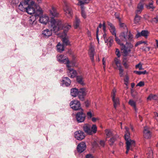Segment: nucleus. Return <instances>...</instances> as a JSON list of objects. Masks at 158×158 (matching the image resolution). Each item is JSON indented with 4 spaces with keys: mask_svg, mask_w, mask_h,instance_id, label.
I'll list each match as a JSON object with an SVG mask.
<instances>
[{
    "mask_svg": "<svg viewBox=\"0 0 158 158\" xmlns=\"http://www.w3.org/2000/svg\"><path fill=\"white\" fill-rule=\"evenodd\" d=\"M51 27H53V31L56 32L58 31L63 29L64 31H67L71 27V25L65 24L63 26L61 21L56 19H52L50 21Z\"/></svg>",
    "mask_w": 158,
    "mask_h": 158,
    "instance_id": "obj_1",
    "label": "nucleus"
},
{
    "mask_svg": "<svg viewBox=\"0 0 158 158\" xmlns=\"http://www.w3.org/2000/svg\"><path fill=\"white\" fill-rule=\"evenodd\" d=\"M83 128L85 132L89 135L95 134L97 131V127L95 125H93L91 126L90 124L86 123L84 125Z\"/></svg>",
    "mask_w": 158,
    "mask_h": 158,
    "instance_id": "obj_2",
    "label": "nucleus"
},
{
    "mask_svg": "<svg viewBox=\"0 0 158 158\" xmlns=\"http://www.w3.org/2000/svg\"><path fill=\"white\" fill-rule=\"evenodd\" d=\"M133 47V45L131 43L127 42L125 44H123L121 47V50L123 51V55L124 57L127 56Z\"/></svg>",
    "mask_w": 158,
    "mask_h": 158,
    "instance_id": "obj_3",
    "label": "nucleus"
},
{
    "mask_svg": "<svg viewBox=\"0 0 158 158\" xmlns=\"http://www.w3.org/2000/svg\"><path fill=\"white\" fill-rule=\"evenodd\" d=\"M128 31H125L121 32L119 35V37L122 41L127 42L133 40V36L129 32L127 34Z\"/></svg>",
    "mask_w": 158,
    "mask_h": 158,
    "instance_id": "obj_4",
    "label": "nucleus"
},
{
    "mask_svg": "<svg viewBox=\"0 0 158 158\" xmlns=\"http://www.w3.org/2000/svg\"><path fill=\"white\" fill-rule=\"evenodd\" d=\"M107 24L110 27L109 29L110 32L113 35H114L115 37V41L118 44L122 46L124 44L122 43L120 40L117 37L115 27L112 23L109 22H107Z\"/></svg>",
    "mask_w": 158,
    "mask_h": 158,
    "instance_id": "obj_5",
    "label": "nucleus"
},
{
    "mask_svg": "<svg viewBox=\"0 0 158 158\" xmlns=\"http://www.w3.org/2000/svg\"><path fill=\"white\" fill-rule=\"evenodd\" d=\"M57 60L60 63L65 64L68 68L70 67V64H71L72 62H69L68 58L64 55H61L57 57Z\"/></svg>",
    "mask_w": 158,
    "mask_h": 158,
    "instance_id": "obj_6",
    "label": "nucleus"
},
{
    "mask_svg": "<svg viewBox=\"0 0 158 158\" xmlns=\"http://www.w3.org/2000/svg\"><path fill=\"white\" fill-rule=\"evenodd\" d=\"M116 92V90L115 89H113L111 95L114 103V107L115 109H116L117 107L120 104L119 98L118 97H115Z\"/></svg>",
    "mask_w": 158,
    "mask_h": 158,
    "instance_id": "obj_7",
    "label": "nucleus"
},
{
    "mask_svg": "<svg viewBox=\"0 0 158 158\" xmlns=\"http://www.w3.org/2000/svg\"><path fill=\"white\" fill-rule=\"evenodd\" d=\"M71 107L73 110H79L80 109L82 110L79 101L77 100L72 101L70 104Z\"/></svg>",
    "mask_w": 158,
    "mask_h": 158,
    "instance_id": "obj_8",
    "label": "nucleus"
},
{
    "mask_svg": "<svg viewBox=\"0 0 158 158\" xmlns=\"http://www.w3.org/2000/svg\"><path fill=\"white\" fill-rule=\"evenodd\" d=\"M30 0H21L18 6L19 9L22 11H25L28 6Z\"/></svg>",
    "mask_w": 158,
    "mask_h": 158,
    "instance_id": "obj_9",
    "label": "nucleus"
},
{
    "mask_svg": "<svg viewBox=\"0 0 158 158\" xmlns=\"http://www.w3.org/2000/svg\"><path fill=\"white\" fill-rule=\"evenodd\" d=\"M64 10L65 14L68 18H72L73 14L72 9L66 3H64Z\"/></svg>",
    "mask_w": 158,
    "mask_h": 158,
    "instance_id": "obj_10",
    "label": "nucleus"
},
{
    "mask_svg": "<svg viewBox=\"0 0 158 158\" xmlns=\"http://www.w3.org/2000/svg\"><path fill=\"white\" fill-rule=\"evenodd\" d=\"M87 90L85 88H81L78 90V97L81 101H84V97L86 95Z\"/></svg>",
    "mask_w": 158,
    "mask_h": 158,
    "instance_id": "obj_11",
    "label": "nucleus"
},
{
    "mask_svg": "<svg viewBox=\"0 0 158 158\" xmlns=\"http://www.w3.org/2000/svg\"><path fill=\"white\" fill-rule=\"evenodd\" d=\"M83 110L81 112L77 113L76 114V118L77 121L78 123H81L85 120V115L82 112Z\"/></svg>",
    "mask_w": 158,
    "mask_h": 158,
    "instance_id": "obj_12",
    "label": "nucleus"
},
{
    "mask_svg": "<svg viewBox=\"0 0 158 158\" xmlns=\"http://www.w3.org/2000/svg\"><path fill=\"white\" fill-rule=\"evenodd\" d=\"M95 49L94 47L91 45L90 46L89 52V54L90 59L92 63V64L94 65L95 64L94 63V55Z\"/></svg>",
    "mask_w": 158,
    "mask_h": 158,
    "instance_id": "obj_13",
    "label": "nucleus"
},
{
    "mask_svg": "<svg viewBox=\"0 0 158 158\" xmlns=\"http://www.w3.org/2000/svg\"><path fill=\"white\" fill-rule=\"evenodd\" d=\"M52 28L53 27H51ZM53 30V28L51 30H49L48 29L46 28L44 30L42 31L41 34V35L44 38H48L49 37L51 36L52 35V31Z\"/></svg>",
    "mask_w": 158,
    "mask_h": 158,
    "instance_id": "obj_14",
    "label": "nucleus"
},
{
    "mask_svg": "<svg viewBox=\"0 0 158 158\" xmlns=\"http://www.w3.org/2000/svg\"><path fill=\"white\" fill-rule=\"evenodd\" d=\"M49 11L50 15L52 17L51 20L52 19H54V18L58 17L59 16V13L57 11L56 8L53 6H52L51 9L49 10Z\"/></svg>",
    "mask_w": 158,
    "mask_h": 158,
    "instance_id": "obj_15",
    "label": "nucleus"
},
{
    "mask_svg": "<svg viewBox=\"0 0 158 158\" xmlns=\"http://www.w3.org/2000/svg\"><path fill=\"white\" fill-rule=\"evenodd\" d=\"M74 136L75 138L78 140H81L85 137L84 133L80 130L75 132L74 133Z\"/></svg>",
    "mask_w": 158,
    "mask_h": 158,
    "instance_id": "obj_16",
    "label": "nucleus"
},
{
    "mask_svg": "<svg viewBox=\"0 0 158 158\" xmlns=\"http://www.w3.org/2000/svg\"><path fill=\"white\" fill-rule=\"evenodd\" d=\"M143 136L144 138L146 139H149L151 137V133L149 129L147 127H144L143 131Z\"/></svg>",
    "mask_w": 158,
    "mask_h": 158,
    "instance_id": "obj_17",
    "label": "nucleus"
},
{
    "mask_svg": "<svg viewBox=\"0 0 158 158\" xmlns=\"http://www.w3.org/2000/svg\"><path fill=\"white\" fill-rule=\"evenodd\" d=\"M70 67L68 68V69L67 71V74L69 77L71 78H74L77 75V72L73 69L70 68L71 66L70 65Z\"/></svg>",
    "mask_w": 158,
    "mask_h": 158,
    "instance_id": "obj_18",
    "label": "nucleus"
},
{
    "mask_svg": "<svg viewBox=\"0 0 158 158\" xmlns=\"http://www.w3.org/2000/svg\"><path fill=\"white\" fill-rule=\"evenodd\" d=\"M86 148L85 143L82 142L78 144L77 147V151L80 153H82L85 150Z\"/></svg>",
    "mask_w": 158,
    "mask_h": 158,
    "instance_id": "obj_19",
    "label": "nucleus"
},
{
    "mask_svg": "<svg viewBox=\"0 0 158 158\" xmlns=\"http://www.w3.org/2000/svg\"><path fill=\"white\" fill-rule=\"evenodd\" d=\"M126 147H128L130 149V150L132 151L133 148L135 146V142L134 140L130 139L129 141H127L126 142Z\"/></svg>",
    "mask_w": 158,
    "mask_h": 158,
    "instance_id": "obj_20",
    "label": "nucleus"
},
{
    "mask_svg": "<svg viewBox=\"0 0 158 158\" xmlns=\"http://www.w3.org/2000/svg\"><path fill=\"white\" fill-rule=\"evenodd\" d=\"M39 21L41 23L46 24L49 21V18L47 16L40 17Z\"/></svg>",
    "mask_w": 158,
    "mask_h": 158,
    "instance_id": "obj_21",
    "label": "nucleus"
},
{
    "mask_svg": "<svg viewBox=\"0 0 158 158\" xmlns=\"http://www.w3.org/2000/svg\"><path fill=\"white\" fill-rule=\"evenodd\" d=\"M25 11H26L29 14L32 15L34 14L35 12V10L34 8L29 5Z\"/></svg>",
    "mask_w": 158,
    "mask_h": 158,
    "instance_id": "obj_22",
    "label": "nucleus"
},
{
    "mask_svg": "<svg viewBox=\"0 0 158 158\" xmlns=\"http://www.w3.org/2000/svg\"><path fill=\"white\" fill-rule=\"evenodd\" d=\"M148 31L143 30L140 33H138L136 35V37L138 38L142 36L147 38L148 37Z\"/></svg>",
    "mask_w": 158,
    "mask_h": 158,
    "instance_id": "obj_23",
    "label": "nucleus"
},
{
    "mask_svg": "<svg viewBox=\"0 0 158 158\" xmlns=\"http://www.w3.org/2000/svg\"><path fill=\"white\" fill-rule=\"evenodd\" d=\"M62 82L63 84L66 86H69L71 83V81L68 77H65L63 78Z\"/></svg>",
    "mask_w": 158,
    "mask_h": 158,
    "instance_id": "obj_24",
    "label": "nucleus"
},
{
    "mask_svg": "<svg viewBox=\"0 0 158 158\" xmlns=\"http://www.w3.org/2000/svg\"><path fill=\"white\" fill-rule=\"evenodd\" d=\"M37 16L36 15H35L34 16L32 15L31 16L29 20V23L33 25H35L36 23L35 20Z\"/></svg>",
    "mask_w": 158,
    "mask_h": 158,
    "instance_id": "obj_25",
    "label": "nucleus"
},
{
    "mask_svg": "<svg viewBox=\"0 0 158 158\" xmlns=\"http://www.w3.org/2000/svg\"><path fill=\"white\" fill-rule=\"evenodd\" d=\"M114 40L112 37L110 36L106 40H105V43H107V45L108 46L110 47L112 44Z\"/></svg>",
    "mask_w": 158,
    "mask_h": 158,
    "instance_id": "obj_26",
    "label": "nucleus"
},
{
    "mask_svg": "<svg viewBox=\"0 0 158 158\" xmlns=\"http://www.w3.org/2000/svg\"><path fill=\"white\" fill-rule=\"evenodd\" d=\"M129 105L132 107L135 111L137 110L136 102L132 99H130L128 102Z\"/></svg>",
    "mask_w": 158,
    "mask_h": 158,
    "instance_id": "obj_27",
    "label": "nucleus"
},
{
    "mask_svg": "<svg viewBox=\"0 0 158 158\" xmlns=\"http://www.w3.org/2000/svg\"><path fill=\"white\" fill-rule=\"evenodd\" d=\"M57 50L59 52H61L64 50V46L61 44L60 43H58L56 46Z\"/></svg>",
    "mask_w": 158,
    "mask_h": 158,
    "instance_id": "obj_28",
    "label": "nucleus"
},
{
    "mask_svg": "<svg viewBox=\"0 0 158 158\" xmlns=\"http://www.w3.org/2000/svg\"><path fill=\"white\" fill-rule=\"evenodd\" d=\"M71 94L73 97H76L78 95V90L76 88H73L71 89Z\"/></svg>",
    "mask_w": 158,
    "mask_h": 158,
    "instance_id": "obj_29",
    "label": "nucleus"
},
{
    "mask_svg": "<svg viewBox=\"0 0 158 158\" xmlns=\"http://www.w3.org/2000/svg\"><path fill=\"white\" fill-rule=\"evenodd\" d=\"M143 4L141 2H140L138 5L137 6V9L136 11V13L137 14L140 13L143 9Z\"/></svg>",
    "mask_w": 158,
    "mask_h": 158,
    "instance_id": "obj_30",
    "label": "nucleus"
},
{
    "mask_svg": "<svg viewBox=\"0 0 158 158\" xmlns=\"http://www.w3.org/2000/svg\"><path fill=\"white\" fill-rule=\"evenodd\" d=\"M80 22V19L76 17L73 24V26L75 28L77 29L79 27Z\"/></svg>",
    "mask_w": 158,
    "mask_h": 158,
    "instance_id": "obj_31",
    "label": "nucleus"
},
{
    "mask_svg": "<svg viewBox=\"0 0 158 158\" xmlns=\"http://www.w3.org/2000/svg\"><path fill=\"white\" fill-rule=\"evenodd\" d=\"M77 82L80 84L83 85H84V78L81 76H79L77 77Z\"/></svg>",
    "mask_w": 158,
    "mask_h": 158,
    "instance_id": "obj_32",
    "label": "nucleus"
},
{
    "mask_svg": "<svg viewBox=\"0 0 158 158\" xmlns=\"http://www.w3.org/2000/svg\"><path fill=\"white\" fill-rule=\"evenodd\" d=\"M153 1H152L149 4L146 5V7L149 9H151V10L152 11L155 8V6L153 5Z\"/></svg>",
    "mask_w": 158,
    "mask_h": 158,
    "instance_id": "obj_33",
    "label": "nucleus"
},
{
    "mask_svg": "<svg viewBox=\"0 0 158 158\" xmlns=\"http://www.w3.org/2000/svg\"><path fill=\"white\" fill-rule=\"evenodd\" d=\"M62 41L64 46H67L70 45V42L68 38L64 37L63 38Z\"/></svg>",
    "mask_w": 158,
    "mask_h": 158,
    "instance_id": "obj_34",
    "label": "nucleus"
},
{
    "mask_svg": "<svg viewBox=\"0 0 158 158\" xmlns=\"http://www.w3.org/2000/svg\"><path fill=\"white\" fill-rule=\"evenodd\" d=\"M105 131L107 138H109L113 135L112 133L110 130L106 129L105 130Z\"/></svg>",
    "mask_w": 158,
    "mask_h": 158,
    "instance_id": "obj_35",
    "label": "nucleus"
},
{
    "mask_svg": "<svg viewBox=\"0 0 158 158\" xmlns=\"http://www.w3.org/2000/svg\"><path fill=\"white\" fill-rule=\"evenodd\" d=\"M114 61L115 64L118 68L122 67L119 59L117 58H115L114 59Z\"/></svg>",
    "mask_w": 158,
    "mask_h": 158,
    "instance_id": "obj_36",
    "label": "nucleus"
},
{
    "mask_svg": "<svg viewBox=\"0 0 158 158\" xmlns=\"http://www.w3.org/2000/svg\"><path fill=\"white\" fill-rule=\"evenodd\" d=\"M157 99V97L155 95L151 94L148 97V100H156Z\"/></svg>",
    "mask_w": 158,
    "mask_h": 158,
    "instance_id": "obj_37",
    "label": "nucleus"
},
{
    "mask_svg": "<svg viewBox=\"0 0 158 158\" xmlns=\"http://www.w3.org/2000/svg\"><path fill=\"white\" fill-rule=\"evenodd\" d=\"M141 17L136 15L134 19V22L135 23H139L140 21Z\"/></svg>",
    "mask_w": 158,
    "mask_h": 158,
    "instance_id": "obj_38",
    "label": "nucleus"
},
{
    "mask_svg": "<svg viewBox=\"0 0 158 158\" xmlns=\"http://www.w3.org/2000/svg\"><path fill=\"white\" fill-rule=\"evenodd\" d=\"M81 15L83 18L85 19L86 18V15L84 9L82 7Z\"/></svg>",
    "mask_w": 158,
    "mask_h": 158,
    "instance_id": "obj_39",
    "label": "nucleus"
},
{
    "mask_svg": "<svg viewBox=\"0 0 158 158\" xmlns=\"http://www.w3.org/2000/svg\"><path fill=\"white\" fill-rule=\"evenodd\" d=\"M130 134L129 132L126 133H125L124 135V138L126 142L127 141H129L130 140V139H129L130 138Z\"/></svg>",
    "mask_w": 158,
    "mask_h": 158,
    "instance_id": "obj_40",
    "label": "nucleus"
},
{
    "mask_svg": "<svg viewBox=\"0 0 158 158\" xmlns=\"http://www.w3.org/2000/svg\"><path fill=\"white\" fill-rule=\"evenodd\" d=\"M134 73L137 74H138V75H140L142 74H145L146 73V70H145L143 71H134Z\"/></svg>",
    "mask_w": 158,
    "mask_h": 158,
    "instance_id": "obj_41",
    "label": "nucleus"
},
{
    "mask_svg": "<svg viewBox=\"0 0 158 158\" xmlns=\"http://www.w3.org/2000/svg\"><path fill=\"white\" fill-rule=\"evenodd\" d=\"M102 27V24L101 23H100L97 29L96 38L98 41L99 40V38H98V32L99 31L98 28L99 27V28H101Z\"/></svg>",
    "mask_w": 158,
    "mask_h": 158,
    "instance_id": "obj_42",
    "label": "nucleus"
},
{
    "mask_svg": "<svg viewBox=\"0 0 158 158\" xmlns=\"http://www.w3.org/2000/svg\"><path fill=\"white\" fill-rule=\"evenodd\" d=\"M120 26L121 27L123 28L124 29L125 31H127V27L126 25L124 23H120Z\"/></svg>",
    "mask_w": 158,
    "mask_h": 158,
    "instance_id": "obj_43",
    "label": "nucleus"
},
{
    "mask_svg": "<svg viewBox=\"0 0 158 158\" xmlns=\"http://www.w3.org/2000/svg\"><path fill=\"white\" fill-rule=\"evenodd\" d=\"M148 158H153V152L152 151H150L147 153Z\"/></svg>",
    "mask_w": 158,
    "mask_h": 158,
    "instance_id": "obj_44",
    "label": "nucleus"
},
{
    "mask_svg": "<svg viewBox=\"0 0 158 158\" xmlns=\"http://www.w3.org/2000/svg\"><path fill=\"white\" fill-rule=\"evenodd\" d=\"M126 58H124L123 60V64L125 68H127L128 66L127 64L126 63Z\"/></svg>",
    "mask_w": 158,
    "mask_h": 158,
    "instance_id": "obj_45",
    "label": "nucleus"
},
{
    "mask_svg": "<svg viewBox=\"0 0 158 158\" xmlns=\"http://www.w3.org/2000/svg\"><path fill=\"white\" fill-rule=\"evenodd\" d=\"M118 69L119 71V75L121 77H122L123 75V70L122 67L118 68Z\"/></svg>",
    "mask_w": 158,
    "mask_h": 158,
    "instance_id": "obj_46",
    "label": "nucleus"
},
{
    "mask_svg": "<svg viewBox=\"0 0 158 158\" xmlns=\"http://www.w3.org/2000/svg\"><path fill=\"white\" fill-rule=\"evenodd\" d=\"M115 141V139L111 138L109 140V144L110 145H112L114 142Z\"/></svg>",
    "mask_w": 158,
    "mask_h": 158,
    "instance_id": "obj_47",
    "label": "nucleus"
},
{
    "mask_svg": "<svg viewBox=\"0 0 158 158\" xmlns=\"http://www.w3.org/2000/svg\"><path fill=\"white\" fill-rule=\"evenodd\" d=\"M153 22L157 23L158 22V14L156 15L155 17L154 18L152 19Z\"/></svg>",
    "mask_w": 158,
    "mask_h": 158,
    "instance_id": "obj_48",
    "label": "nucleus"
},
{
    "mask_svg": "<svg viewBox=\"0 0 158 158\" xmlns=\"http://www.w3.org/2000/svg\"><path fill=\"white\" fill-rule=\"evenodd\" d=\"M115 53L116 56L118 57H119L120 56L121 54L119 50L118 49L116 48V49Z\"/></svg>",
    "mask_w": 158,
    "mask_h": 158,
    "instance_id": "obj_49",
    "label": "nucleus"
},
{
    "mask_svg": "<svg viewBox=\"0 0 158 158\" xmlns=\"http://www.w3.org/2000/svg\"><path fill=\"white\" fill-rule=\"evenodd\" d=\"M142 50L143 51H144L145 52H148L149 51L150 49V48L149 47H143L142 48Z\"/></svg>",
    "mask_w": 158,
    "mask_h": 158,
    "instance_id": "obj_50",
    "label": "nucleus"
},
{
    "mask_svg": "<svg viewBox=\"0 0 158 158\" xmlns=\"http://www.w3.org/2000/svg\"><path fill=\"white\" fill-rule=\"evenodd\" d=\"M129 79V77L128 76H126V77L125 79L124 80V81L125 82V84L127 85V84L128 83Z\"/></svg>",
    "mask_w": 158,
    "mask_h": 158,
    "instance_id": "obj_51",
    "label": "nucleus"
},
{
    "mask_svg": "<svg viewBox=\"0 0 158 158\" xmlns=\"http://www.w3.org/2000/svg\"><path fill=\"white\" fill-rule=\"evenodd\" d=\"M144 82L142 81H140L136 85V86H139V87H142L144 86Z\"/></svg>",
    "mask_w": 158,
    "mask_h": 158,
    "instance_id": "obj_52",
    "label": "nucleus"
},
{
    "mask_svg": "<svg viewBox=\"0 0 158 158\" xmlns=\"http://www.w3.org/2000/svg\"><path fill=\"white\" fill-rule=\"evenodd\" d=\"M102 64L103 65V68L104 70H105L106 66V61L105 60V58L103 57L102 59Z\"/></svg>",
    "mask_w": 158,
    "mask_h": 158,
    "instance_id": "obj_53",
    "label": "nucleus"
},
{
    "mask_svg": "<svg viewBox=\"0 0 158 158\" xmlns=\"http://www.w3.org/2000/svg\"><path fill=\"white\" fill-rule=\"evenodd\" d=\"M136 68H139V70H142L143 69L142 65L140 64H139L136 65Z\"/></svg>",
    "mask_w": 158,
    "mask_h": 158,
    "instance_id": "obj_54",
    "label": "nucleus"
},
{
    "mask_svg": "<svg viewBox=\"0 0 158 158\" xmlns=\"http://www.w3.org/2000/svg\"><path fill=\"white\" fill-rule=\"evenodd\" d=\"M143 43H145V42H144V41H139L138 42H137L136 44H135V47H137V46L138 45L140 44H143Z\"/></svg>",
    "mask_w": 158,
    "mask_h": 158,
    "instance_id": "obj_55",
    "label": "nucleus"
},
{
    "mask_svg": "<svg viewBox=\"0 0 158 158\" xmlns=\"http://www.w3.org/2000/svg\"><path fill=\"white\" fill-rule=\"evenodd\" d=\"M112 138H113L114 139H115V140L116 141L118 139H119V136L118 135L116 134Z\"/></svg>",
    "mask_w": 158,
    "mask_h": 158,
    "instance_id": "obj_56",
    "label": "nucleus"
},
{
    "mask_svg": "<svg viewBox=\"0 0 158 158\" xmlns=\"http://www.w3.org/2000/svg\"><path fill=\"white\" fill-rule=\"evenodd\" d=\"M87 115L88 118H91L92 117V114L91 112H88L87 113Z\"/></svg>",
    "mask_w": 158,
    "mask_h": 158,
    "instance_id": "obj_57",
    "label": "nucleus"
},
{
    "mask_svg": "<svg viewBox=\"0 0 158 158\" xmlns=\"http://www.w3.org/2000/svg\"><path fill=\"white\" fill-rule=\"evenodd\" d=\"M86 158H93L92 155L90 154H88L86 156Z\"/></svg>",
    "mask_w": 158,
    "mask_h": 158,
    "instance_id": "obj_58",
    "label": "nucleus"
},
{
    "mask_svg": "<svg viewBox=\"0 0 158 158\" xmlns=\"http://www.w3.org/2000/svg\"><path fill=\"white\" fill-rule=\"evenodd\" d=\"M100 144L101 146L103 147L105 144V142L102 140L100 141Z\"/></svg>",
    "mask_w": 158,
    "mask_h": 158,
    "instance_id": "obj_59",
    "label": "nucleus"
},
{
    "mask_svg": "<svg viewBox=\"0 0 158 158\" xmlns=\"http://www.w3.org/2000/svg\"><path fill=\"white\" fill-rule=\"evenodd\" d=\"M155 41L156 42V48H158V40H156Z\"/></svg>",
    "mask_w": 158,
    "mask_h": 158,
    "instance_id": "obj_60",
    "label": "nucleus"
},
{
    "mask_svg": "<svg viewBox=\"0 0 158 158\" xmlns=\"http://www.w3.org/2000/svg\"><path fill=\"white\" fill-rule=\"evenodd\" d=\"M106 33H104L103 35V37L104 39V40H106L107 38L106 37Z\"/></svg>",
    "mask_w": 158,
    "mask_h": 158,
    "instance_id": "obj_61",
    "label": "nucleus"
},
{
    "mask_svg": "<svg viewBox=\"0 0 158 158\" xmlns=\"http://www.w3.org/2000/svg\"><path fill=\"white\" fill-rule=\"evenodd\" d=\"M85 106L86 107H88L89 105V103L88 101H87L85 102Z\"/></svg>",
    "mask_w": 158,
    "mask_h": 158,
    "instance_id": "obj_62",
    "label": "nucleus"
},
{
    "mask_svg": "<svg viewBox=\"0 0 158 158\" xmlns=\"http://www.w3.org/2000/svg\"><path fill=\"white\" fill-rule=\"evenodd\" d=\"M126 149H127V150L126 151V153L127 154H128L129 150H130V148H129L128 147V148L126 147Z\"/></svg>",
    "mask_w": 158,
    "mask_h": 158,
    "instance_id": "obj_63",
    "label": "nucleus"
},
{
    "mask_svg": "<svg viewBox=\"0 0 158 158\" xmlns=\"http://www.w3.org/2000/svg\"><path fill=\"white\" fill-rule=\"evenodd\" d=\"M125 129L126 130V131L125 132L126 133L129 132V128L128 127H125Z\"/></svg>",
    "mask_w": 158,
    "mask_h": 158,
    "instance_id": "obj_64",
    "label": "nucleus"
}]
</instances>
